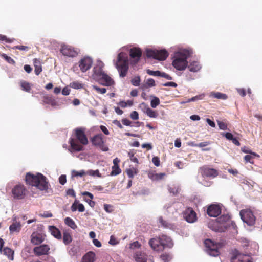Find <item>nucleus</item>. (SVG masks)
<instances>
[{
    "label": "nucleus",
    "mask_w": 262,
    "mask_h": 262,
    "mask_svg": "<svg viewBox=\"0 0 262 262\" xmlns=\"http://www.w3.org/2000/svg\"><path fill=\"white\" fill-rule=\"evenodd\" d=\"M74 135L69 139L70 148L75 151L83 150V146L88 144V139L85 134V128H76L74 130Z\"/></svg>",
    "instance_id": "f257e3e1"
},
{
    "label": "nucleus",
    "mask_w": 262,
    "mask_h": 262,
    "mask_svg": "<svg viewBox=\"0 0 262 262\" xmlns=\"http://www.w3.org/2000/svg\"><path fill=\"white\" fill-rule=\"evenodd\" d=\"M25 182L27 184L35 186L41 191H47L49 188V183L43 174L38 173L36 175L30 172L27 173L25 177Z\"/></svg>",
    "instance_id": "f03ea898"
},
{
    "label": "nucleus",
    "mask_w": 262,
    "mask_h": 262,
    "mask_svg": "<svg viewBox=\"0 0 262 262\" xmlns=\"http://www.w3.org/2000/svg\"><path fill=\"white\" fill-rule=\"evenodd\" d=\"M191 52L187 50L177 52L174 54L172 66L178 70H184L188 65L187 58Z\"/></svg>",
    "instance_id": "7ed1b4c3"
},
{
    "label": "nucleus",
    "mask_w": 262,
    "mask_h": 262,
    "mask_svg": "<svg viewBox=\"0 0 262 262\" xmlns=\"http://www.w3.org/2000/svg\"><path fill=\"white\" fill-rule=\"evenodd\" d=\"M115 66L119 73L120 76L121 77H125L127 75L129 67L128 59L125 53L121 52L118 55L117 61Z\"/></svg>",
    "instance_id": "20e7f679"
},
{
    "label": "nucleus",
    "mask_w": 262,
    "mask_h": 262,
    "mask_svg": "<svg viewBox=\"0 0 262 262\" xmlns=\"http://www.w3.org/2000/svg\"><path fill=\"white\" fill-rule=\"evenodd\" d=\"M207 253L212 256L219 255V248L221 247V244L219 243H214L210 239H206L204 241Z\"/></svg>",
    "instance_id": "39448f33"
},
{
    "label": "nucleus",
    "mask_w": 262,
    "mask_h": 262,
    "mask_svg": "<svg viewBox=\"0 0 262 262\" xmlns=\"http://www.w3.org/2000/svg\"><path fill=\"white\" fill-rule=\"evenodd\" d=\"M11 193L14 199L23 200L27 195L28 191L23 184L18 183L12 188Z\"/></svg>",
    "instance_id": "423d86ee"
},
{
    "label": "nucleus",
    "mask_w": 262,
    "mask_h": 262,
    "mask_svg": "<svg viewBox=\"0 0 262 262\" xmlns=\"http://www.w3.org/2000/svg\"><path fill=\"white\" fill-rule=\"evenodd\" d=\"M146 56L148 58L163 61L168 56V53L166 50L148 49L146 50Z\"/></svg>",
    "instance_id": "0eeeda50"
},
{
    "label": "nucleus",
    "mask_w": 262,
    "mask_h": 262,
    "mask_svg": "<svg viewBox=\"0 0 262 262\" xmlns=\"http://www.w3.org/2000/svg\"><path fill=\"white\" fill-rule=\"evenodd\" d=\"M91 142L94 146L99 148L103 151H107L109 149L105 144L103 135L102 134H99L91 138Z\"/></svg>",
    "instance_id": "6e6552de"
},
{
    "label": "nucleus",
    "mask_w": 262,
    "mask_h": 262,
    "mask_svg": "<svg viewBox=\"0 0 262 262\" xmlns=\"http://www.w3.org/2000/svg\"><path fill=\"white\" fill-rule=\"evenodd\" d=\"M240 215L243 221L247 225L252 226L254 224L255 217L251 210H242L240 211Z\"/></svg>",
    "instance_id": "1a4fd4ad"
},
{
    "label": "nucleus",
    "mask_w": 262,
    "mask_h": 262,
    "mask_svg": "<svg viewBox=\"0 0 262 262\" xmlns=\"http://www.w3.org/2000/svg\"><path fill=\"white\" fill-rule=\"evenodd\" d=\"M60 52L64 56L74 57L78 55L79 50L72 46L63 45L61 48Z\"/></svg>",
    "instance_id": "9d476101"
},
{
    "label": "nucleus",
    "mask_w": 262,
    "mask_h": 262,
    "mask_svg": "<svg viewBox=\"0 0 262 262\" xmlns=\"http://www.w3.org/2000/svg\"><path fill=\"white\" fill-rule=\"evenodd\" d=\"M200 172L203 177L215 178L219 173L217 170L210 168L207 165L203 166L200 168Z\"/></svg>",
    "instance_id": "9b49d317"
},
{
    "label": "nucleus",
    "mask_w": 262,
    "mask_h": 262,
    "mask_svg": "<svg viewBox=\"0 0 262 262\" xmlns=\"http://www.w3.org/2000/svg\"><path fill=\"white\" fill-rule=\"evenodd\" d=\"M184 218L188 223H194L197 220L196 213L191 207H188L183 212Z\"/></svg>",
    "instance_id": "f8f14e48"
},
{
    "label": "nucleus",
    "mask_w": 262,
    "mask_h": 262,
    "mask_svg": "<svg viewBox=\"0 0 262 262\" xmlns=\"http://www.w3.org/2000/svg\"><path fill=\"white\" fill-rule=\"evenodd\" d=\"M93 60L89 57H84L81 58L78 62L79 67L83 73L89 70L92 65Z\"/></svg>",
    "instance_id": "ddd939ff"
},
{
    "label": "nucleus",
    "mask_w": 262,
    "mask_h": 262,
    "mask_svg": "<svg viewBox=\"0 0 262 262\" xmlns=\"http://www.w3.org/2000/svg\"><path fill=\"white\" fill-rule=\"evenodd\" d=\"M129 55L133 61H131L133 64H137L140 60L142 55V51L139 48H133L129 50Z\"/></svg>",
    "instance_id": "4468645a"
},
{
    "label": "nucleus",
    "mask_w": 262,
    "mask_h": 262,
    "mask_svg": "<svg viewBox=\"0 0 262 262\" xmlns=\"http://www.w3.org/2000/svg\"><path fill=\"white\" fill-rule=\"evenodd\" d=\"M50 248L49 245L46 244L41 245L34 248L33 252L37 256H40L43 255H48Z\"/></svg>",
    "instance_id": "2eb2a0df"
},
{
    "label": "nucleus",
    "mask_w": 262,
    "mask_h": 262,
    "mask_svg": "<svg viewBox=\"0 0 262 262\" xmlns=\"http://www.w3.org/2000/svg\"><path fill=\"white\" fill-rule=\"evenodd\" d=\"M208 215L212 217H216L221 213V208L219 205L212 204L207 208Z\"/></svg>",
    "instance_id": "dca6fc26"
},
{
    "label": "nucleus",
    "mask_w": 262,
    "mask_h": 262,
    "mask_svg": "<svg viewBox=\"0 0 262 262\" xmlns=\"http://www.w3.org/2000/svg\"><path fill=\"white\" fill-rule=\"evenodd\" d=\"M149 245L151 248L156 251H163V247L161 244V241L160 238V235L158 237H155L151 238L148 242Z\"/></svg>",
    "instance_id": "f3484780"
},
{
    "label": "nucleus",
    "mask_w": 262,
    "mask_h": 262,
    "mask_svg": "<svg viewBox=\"0 0 262 262\" xmlns=\"http://www.w3.org/2000/svg\"><path fill=\"white\" fill-rule=\"evenodd\" d=\"M161 244L163 247V250L166 248H171L173 247V243L171 238L166 235H160Z\"/></svg>",
    "instance_id": "a211bd4d"
},
{
    "label": "nucleus",
    "mask_w": 262,
    "mask_h": 262,
    "mask_svg": "<svg viewBox=\"0 0 262 262\" xmlns=\"http://www.w3.org/2000/svg\"><path fill=\"white\" fill-rule=\"evenodd\" d=\"M135 258L136 262H154L152 257L141 252H137Z\"/></svg>",
    "instance_id": "6ab92c4d"
},
{
    "label": "nucleus",
    "mask_w": 262,
    "mask_h": 262,
    "mask_svg": "<svg viewBox=\"0 0 262 262\" xmlns=\"http://www.w3.org/2000/svg\"><path fill=\"white\" fill-rule=\"evenodd\" d=\"M21 228V225L19 221H17V217L14 216L12 219V223L9 226V230L11 234L14 232H19Z\"/></svg>",
    "instance_id": "aec40b11"
},
{
    "label": "nucleus",
    "mask_w": 262,
    "mask_h": 262,
    "mask_svg": "<svg viewBox=\"0 0 262 262\" xmlns=\"http://www.w3.org/2000/svg\"><path fill=\"white\" fill-rule=\"evenodd\" d=\"M31 237V242L33 244L39 245L44 241L45 235L41 233L33 232Z\"/></svg>",
    "instance_id": "412c9836"
},
{
    "label": "nucleus",
    "mask_w": 262,
    "mask_h": 262,
    "mask_svg": "<svg viewBox=\"0 0 262 262\" xmlns=\"http://www.w3.org/2000/svg\"><path fill=\"white\" fill-rule=\"evenodd\" d=\"M40 98L42 100L43 104H50L52 106H56L58 105L57 102L55 99L45 93H42L40 94Z\"/></svg>",
    "instance_id": "4be33fe9"
},
{
    "label": "nucleus",
    "mask_w": 262,
    "mask_h": 262,
    "mask_svg": "<svg viewBox=\"0 0 262 262\" xmlns=\"http://www.w3.org/2000/svg\"><path fill=\"white\" fill-rule=\"evenodd\" d=\"M100 84L105 86L112 85L114 81L113 79L106 74L104 73L97 80Z\"/></svg>",
    "instance_id": "5701e85b"
},
{
    "label": "nucleus",
    "mask_w": 262,
    "mask_h": 262,
    "mask_svg": "<svg viewBox=\"0 0 262 262\" xmlns=\"http://www.w3.org/2000/svg\"><path fill=\"white\" fill-rule=\"evenodd\" d=\"M232 262H251L250 257L245 254L237 253L232 258Z\"/></svg>",
    "instance_id": "b1692460"
},
{
    "label": "nucleus",
    "mask_w": 262,
    "mask_h": 262,
    "mask_svg": "<svg viewBox=\"0 0 262 262\" xmlns=\"http://www.w3.org/2000/svg\"><path fill=\"white\" fill-rule=\"evenodd\" d=\"M208 226L210 229L216 232H222L225 231V227H221L216 220L209 222Z\"/></svg>",
    "instance_id": "393cba45"
},
{
    "label": "nucleus",
    "mask_w": 262,
    "mask_h": 262,
    "mask_svg": "<svg viewBox=\"0 0 262 262\" xmlns=\"http://www.w3.org/2000/svg\"><path fill=\"white\" fill-rule=\"evenodd\" d=\"M82 195L85 196L84 198V201L86 202L91 207H94L95 203L94 201H92L94 196L91 193L88 191H84L82 193Z\"/></svg>",
    "instance_id": "a878e982"
},
{
    "label": "nucleus",
    "mask_w": 262,
    "mask_h": 262,
    "mask_svg": "<svg viewBox=\"0 0 262 262\" xmlns=\"http://www.w3.org/2000/svg\"><path fill=\"white\" fill-rule=\"evenodd\" d=\"M33 62L35 68L34 72L36 75H39L42 71L41 61L39 59L34 58Z\"/></svg>",
    "instance_id": "bb28decb"
},
{
    "label": "nucleus",
    "mask_w": 262,
    "mask_h": 262,
    "mask_svg": "<svg viewBox=\"0 0 262 262\" xmlns=\"http://www.w3.org/2000/svg\"><path fill=\"white\" fill-rule=\"evenodd\" d=\"M71 209L72 211L74 212L78 210L79 212H82L85 210L84 205L81 203H78L77 200H75L72 204Z\"/></svg>",
    "instance_id": "cd10ccee"
},
{
    "label": "nucleus",
    "mask_w": 262,
    "mask_h": 262,
    "mask_svg": "<svg viewBox=\"0 0 262 262\" xmlns=\"http://www.w3.org/2000/svg\"><path fill=\"white\" fill-rule=\"evenodd\" d=\"M105 73L103 71L101 67H95L93 69V77L96 80L102 76Z\"/></svg>",
    "instance_id": "c85d7f7f"
},
{
    "label": "nucleus",
    "mask_w": 262,
    "mask_h": 262,
    "mask_svg": "<svg viewBox=\"0 0 262 262\" xmlns=\"http://www.w3.org/2000/svg\"><path fill=\"white\" fill-rule=\"evenodd\" d=\"M49 230L51 234L58 239H61V233L59 230L54 226H49Z\"/></svg>",
    "instance_id": "c756f323"
},
{
    "label": "nucleus",
    "mask_w": 262,
    "mask_h": 262,
    "mask_svg": "<svg viewBox=\"0 0 262 262\" xmlns=\"http://www.w3.org/2000/svg\"><path fill=\"white\" fill-rule=\"evenodd\" d=\"M141 105H143L145 107L144 113L146 114L150 118H156L158 116L157 113L155 111L149 108L147 105H146L145 103H142Z\"/></svg>",
    "instance_id": "7c9ffc66"
},
{
    "label": "nucleus",
    "mask_w": 262,
    "mask_h": 262,
    "mask_svg": "<svg viewBox=\"0 0 262 262\" xmlns=\"http://www.w3.org/2000/svg\"><path fill=\"white\" fill-rule=\"evenodd\" d=\"M188 68L191 72H197L201 69V66L199 62L193 61L188 66Z\"/></svg>",
    "instance_id": "2f4dec72"
},
{
    "label": "nucleus",
    "mask_w": 262,
    "mask_h": 262,
    "mask_svg": "<svg viewBox=\"0 0 262 262\" xmlns=\"http://www.w3.org/2000/svg\"><path fill=\"white\" fill-rule=\"evenodd\" d=\"M95 258V253L93 252H89L82 258V262H94Z\"/></svg>",
    "instance_id": "473e14b6"
},
{
    "label": "nucleus",
    "mask_w": 262,
    "mask_h": 262,
    "mask_svg": "<svg viewBox=\"0 0 262 262\" xmlns=\"http://www.w3.org/2000/svg\"><path fill=\"white\" fill-rule=\"evenodd\" d=\"M210 96L217 99L226 100L228 98V96L226 94L219 92H211Z\"/></svg>",
    "instance_id": "72a5a7b5"
},
{
    "label": "nucleus",
    "mask_w": 262,
    "mask_h": 262,
    "mask_svg": "<svg viewBox=\"0 0 262 262\" xmlns=\"http://www.w3.org/2000/svg\"><path fill=\"white\" fill-rule=\"evenodd\" d=\"M2 253L6 256L8 257V258L11 260H13L14 259L13 254L14 251L8 247H5L2 250Z\"/></svg>",
    "instance_id": "f704fd0d"
},
{
    "label": "nucleus",
    "mask_w": 262,
    "mask_h": 262,
    "mask_svg": "<svg viewBox=\"0 0 262 262\" xmlns=\"http://www.w3.org/2000/svg\"><path fill=\"white\" fill-rule=\"evenodd\" d=\"M230 216L228 214H223L216 219V221L220 224H224L230 220Z\"/></svg>",
    "instance_id": "c9c22d12"
},
{
    "label": "nucleus",
    "mask_w": 262,
    "mask_h": 262,
    "mask_svg": "<svg viewBox=\"0 0 262 262\" xmlns=\"http://www.w3.org/2000/svg\"><path fill=\"white\" fill-rule=\"evenodd\" d=\"M165 173H149L148 174L149 178L152 180H161L165 176Z\"/></svg>",
    "instance_id": "e433bc0d"
},
{
    "label": "nucleus",
    "mask_w": 262,
    "mask_h": 262,
    "mask_svg": "<svg viewBox=\"0 0 262 262\" xmlns=\"http://www.w3.org/2000/svg\"><path fill=\"white\" fill-rule=\"evenodd\" d=\"M138 169L137 168L132 167L126 169V173L129 178H133L138 173Z\"/></svg>",
    "instance_id": "4c0bfd02"
},
{
    "label": "nucleus",
    "mask_w": 262,
    "mask_h": 262,
    "mask_svg": "<svg viewBox=\"0 0 262 262\" xmlns=\"http://www.w3.org/2000/svg\"><path fill=\"white\" fill-rule=\"evenodd\" d=\"M20 85L22 90L27 92H30L31 90L30 84L24 80H22L20 82Z\"/></svg>",
    "instance_id": "58836bf2"
},
{
    "label": "nucleus",
    "mask_w": 262,
    "mask_h": 262,
    "mask_svg": "<svg viewBox=\"0 0 262 262\" xmlns=\"http://www.w3.org/2000/svg\"><path fill=\"white\" fill-rule=\"evenodd\" d=\"M64 223L67 225H68L73 229H75L77 228V226L74 221L69 217H67L66 218H65Z\"/></svg>",
    "instance_id": "ea45409f"
},
{
    "label": "nucleus",
    "mask_w": 262,
    "mask_h": 262,
    "mask_svg": "<svg viewBox=\"0 0 262 262\" xmlns=\"http://www.w3.org/2000/svg\"><path fill=\"white\" fill-rule=\"evenodd\" d=\"M154 86H155V80L152 78H149L147 80L146 83L141 86V88L144 90Z\"/></svg>",
    "instance_id": "a19ab883"
},
{
    "label": "nucleus",
    "mask_w": 262,
    "mask_h": 262,
    "mask_svg": "<svg viewBox=\"0 0 262 262\" xmlns=\"http://www.w3.org/2000/svg\"><path fill=\"white\" fill-rule=\"evenodd\" d=\"M111 176H117L121 172V170L119 166H113L112 167Z\"/></svg>",
    "instance_id": "79ce46f5"
},
{
    "label": "nucleus",
    "mask_w": 262,
    "mask_h": 262,
    "mask_svg": "<svg viewBox=\"0 0 262 262\" xmlns=\"http://www.w3.org/2000/svg\"><path fill=\"white\" fill-rule=\"evenodd\" d=\"M63 241L66 245L69 244L72 241V237L69 233H63Z\"/></svg>",
    "instance_id": "37998d69"
},
{
    "label": "nucleus",
    "mask_w": 262,
    "mask_h": 262,
    "mask_svg": "<svg viewBox=\"0 0 262 262\" xmlns=\"http://www.w3.org/2000/svg\"><path fill=\"white\" fill-rule=\"evenodd\" d=\"M152 99L150 102V105L152 108H156L160 104L159 99L156 96H151Z\"/></svg>",
    "instance_id": "c03bdc74"
},
{
    "label": "nucleus",
    "mask_w": 262,
    "mask_h": 262,
    "mask_svg": "<svg viewBox=\"0 0 262 262\" xmlns=\"http://www.w3.org/2000/svg\"><path fill=\"white\" fill-rule=\"evenodd\" d=\"M141 82L140 77L139 76H135L131 80V83L133 85L137 86L140 85Z\"/></svg>",
    "instance_id": "a18cd8bd"
},
{
    "label": "nucleus",
    "mask_w": 262,
    "mask_h": 262,
    "mask_svg": "<svg viewBox=\"0 0 262 262\" xmlns=\"http://www.w3.org/2000/svg\"><path fill=\"white\" fill-rule=\"evenodd\" d=\"M204 97V94L199 95L194 97H192L191 98L188 99L187 101H186L185 102H190L191 101H195L198 100H201L203 99Z\"/></svg>",
    "instance_id": "49530a36"
},
{
    "label": "nucleus",
    "mask_w": 262,
    "mask_h": 262,
    "mask_svg": "<svg viewBox=\"0 0 262 262\" xmlns=\"http://www.w3.org/2000/svg\"><path fill=\"white\" fill-rule=\"evenodd\" d=\"M85 174V172L84 170H81L80 171H77L76 170L72 171V176L73 177H83Z\"/></svg>",
    "instance_id": "de8ad7c7"
},
{
    "label": "nucleus",
    "mask_w": 262,
    "mask_h": 262,
    "mask_svg": "<svg viewBox=\"0 0 262 262\" xmlns=\"http://www.w3.org/2000/svg\"><path fill=\"white\" fill-rule=\"evenodd\" d=\"M135 152L133 151H129L128 152V156L130 158V160L136 163H138V160L137 157L134 156Z\"/></svg>",
    "instance_id": "09e8293b"
},
{
    "label": "nucleus",
    "mask_w": 262,
    "mask_h": 262,
    "mask_svg": "<svg viewBox=\"0 0 262 262\" xmlns=\"http://www.w3.org/2000/svg\"><path fill=\"white\" fill-rule=\"evenodd\" d=\"M0 40L2 41H5V42L8 43H12L15 40V39L9 38H7V36L4 35L0 34Z\"/></svg>",
    "instance_id": "8fccbe9b"
},
{
    "label": "nucleus",
    "mask_w": 262,
    "mask_h": 262,
    "mask_svg": "<svg viewBox=\"0 0 262 262\" xmlns=\"http://www.w3.org/2000/svg\"><path fill=\"white\" fill-rule=\"evenodd\" d=\"M70 86L75 89H79L82 88V84L77 81H74L70 83Z\"/></svg>",
    "instance_id": "3c124183"
},
{
    "label": "nucleus",
    "mask_w": 262,
    "mask_h": 262,
    "mask_svg": "<svg viewBox=\"0 0 262 262\" xmlns=\"http://www.w3.org/2000/svg\"><path fill=\"white\" fill-rule=\"evenodd\" d=\"M1 56L2 58H3L4 59H5L9 63H12V64L15 63V61L12 58L7 56L6 54H4V53L1 54Z\"/></svg>",
    "instance_id": "603ef678"
},
{
    "label": "nucleus",
    "mask_w": 262,
    "mask_h": 262,
    "mask_svg": "<svg viewBox=\"0 0 262 262\" xmlns=\"http://www.w3.org/2000/svg\"><path fill=\"white\" fill-rule=\"evenodd\" d=\"M160 257L164 262H168L171 259V256L168 253L162 254Z\"/></svg>",
    "instance_id": "864d4df0"
},
{
    "label": "nucleus",
    "mask_w": 262,
    "mask_h": 262,
    "mask_svg": "<svg viewBox=\"0 0 262 262\" xmlns=\"http://www.w3.org/2000/svg\"><path fill=\"white\" fill-rule=\"evenodd\" d=\"M146 73L149 75L154 76H160L161 72L159 71H152L149 69L146 70Z\"/></svg>",
    "instance_id": "5fc2aeb1"
},
{
    "label": "nucleus",
    "mask_w": 262,
    "mask_h": 262,
    "mask_svg": "<svg viewBox=\"0 0 262 262\" xmlns=\"http://www.w3.org/2000/svg\"><path fill=\"white\" fill-rule=\"evenodd\" d=\"M88 173L89 175L92 176H97L98 177H101V175L99 172V171L97 169L96 170H90L88 172Z\"/></svg>",
    "instance_id": "6e6d98bb"
},
{
    "label": "nucleus",
    "mask_w": 262,
    "mask_h": 262,
    "mask_svg": "<svg viewBox=\"0 0 262 262\" xmlns=\"http://www.w3.org/2000/svg\"><path fill=\"white\" fill-rule=\"evenodd\" d=\"M113 207L112 205L110 204H104V209L105 211L108 213H111L113 211Z\"/></svg>",
    "instance_id": "4d7b16f0"
},
{
    "label": "nucleus",
    "mask_w": 262,
    "mask_h": 262,
    "mask_svg": "<svg viewBox=\"0 0 262 262\" xmlns=\"http://www.w3.org/2000/svg\"><path fill=\"white\" fill-rule=\"evenodd\" d=\"M13 49H18L23 51H28L30 48L26 46H16L13 48Z\"/></svg>",
    "instance_id": "13d9d810"
},
{
    "label": "nucleus",
    "mask_w": 262,
    "mask_h": 262,
    "mask_svg": "<svg viewBox=\"0 0 262 262\" xmlns=\"http://www.w3.org/2000/svg\"><path fill=\"white\" fill-rule=\"evenodd\" d=\"M140 246V244L138 241H136L130 244L129 248L130 249L139 248Z\"/></svg>",
    "instance_id": "bf43d9fd"
},
{
    "label": "nucleus",
    "mask_w": 262,
    "mask_h": 262,
    "mask_svg": "<svg viewBox=\"0 0 262 262\" xmlns=\"http://www.w3.org/2000/svg\"><path fill=\"white\" fill-rule=\"evenodd\" d=\"M217 124L220 129L222 130H226L227 129V125L225 123L222 121H218Z\"/></svg>",
    "instance_id": "052dcab7"
},
{
    "label": "nucleus",
    "mask_w": 262,
    "mask_h": 262,
    "mask_svg": "<svg viewBox=\"0 0 262 262\" xmlns=\"http://www.w3.org/2000/svg\"><path fill=\"white\" fill-rule=\"evenodd\" d=\"M108 243L112 245H116L119 243V242L113 235H112L111 236L110 239Z\"/></svg>",
    "instance_id": "680f3d73"
},
{
    "label": "nucleus",
    "mask_w": 262,
    "mask_h": 262,
    "mask_svg": "<svg viewBox=\"0 0 262 262\" xmlns=\"http://www.w3.org/2000/svg\"><path fill=\"white\" fill-rule=\"evenodd\" d=\"M130 118L133 120H137L139 119V114L137 111H133L130 113Z\"/></svg>",
    "instance_id": "e2e57ef3"
},
{
    "label": "nucleus",
    "mask_w": 262,
    "mask_h": 262,
    "mask_svg": "<svg viewBox=\"0 0 262 262\" xmlns=\"http://www.w3.org/2000/svg\"><path fill=\"white\" fill-rule=\"evenodd\" d=\"M152 162L156 166H159L160 164V161L158 157H154L152 159Z\"/></svg>",
    "instance_id": "0e129e2a"
},
{
    "label": "nucleus",
    "mask_w": 262,
    "mask_h": 262,
    "mask_svg": "<svg viewBox=\"0 0 262 262\" xmlns=\"http://www.w3.org/2000/svg\"><path fill=\"white\" fill-rule=\"evenodd\" d=\"M159 221L161 225L164 227H168V223L166 221H164L162 217L161 216L159 218Z\"/></svg>",
    "instance_id": "69168bd1"
},
{
    "label": "nucleus",
    "mask_w": 262,
    "mask_h": 262,
    "mask_svg": "<svg viewBox=\"0 0 262 262\" xmlns=\"http://www.w3.org/2000/svg\"><path fill=\"white\" fill-rule=\"evenodd\" d=\"M222 135L229 140H232L234 138L233 135L230 133H223Z\"/></svg>",
    "instance_id": "338daca9"
},
{
    "label": "nucleus",
    "mask_w": 262,
    "mask_h": 262,
    "mask_svg": "<svg viewBox=\"0 0 262 262\" xmlns=\"http://www.w3.org/2000/svg\"><path fill=\"white\" fill-rule=\"evenodd\" d=\"M59 182L61 185H64L67 182L66 175H61L59 178Z\"/></svg>",
    "instance_id": "774afa93"
}]
</instances>
